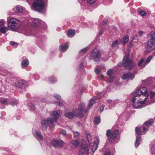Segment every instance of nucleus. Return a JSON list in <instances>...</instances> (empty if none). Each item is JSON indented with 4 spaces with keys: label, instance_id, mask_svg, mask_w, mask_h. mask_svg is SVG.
Returning a JSON list of instances; mask_svg holds the SVG:
<instances>
[{
    "label": "nucleus",
    "instance_id": "obj_1",
    "mask_svg": "<svg viewBox=\"0 0 155 155\" xmlns=\"http://www.w3.org/2000/svg\"><path fill=\"white\" fill-rule=\"evenodd\" d=\"M147 90L146 87L141 86L132 93V101L134 108H141L143 107L148 97Z\"/></svg>",
    "mask_w": 155,
    "mask_h": 155
},
{
    "label": "nucleus",
    "instance_id": "obj_2",
    "mask_svg": "<svg viewBox=\"0 0 155 155\" xmlns=\"http://www.w3.org/2000/svg\"><path fill=\"white\" fill-rule=\"evenodd\" d=\"M62 111L61 110L50 112V115L53 116L54 119H53L52 117H49L46 120H42L41 122L42 129L44 130H46L47 127H49L51 128L53 127L54 120L55 122H57V119L59 117Z\"/></svg>",
    "mask_w": 155,
    "mask_h": 155
},
{
    "label": "nucleus",
    "instance_id": "obj_3",
    "mask_svg": "<svg viewBox=\"0 0 155 155\" xmlns=\"http://www.w3.org/2000/svg\"><path fill=\"white\" fill-rule=\"evenodd\" d=\"M120 134L118 129H115L112 131L108 130L107 131L106 135L111 142L115 143L117 142L119 140Z\"/></svg>",
    "mask_w": 155,
    "mask_h": 155
},
{
    "label": "nucleus",
    "instance_id": "obj_4",
    "mask_svg": "<svg viewBox=\"0 0 155 155\" xmlns=\"http://www.w3.org/2000/svg\"><path fill=\"white\" fill-rule=\"evenodd\" d=\"M8 26L13 30L18 28L21 25V22L17 19L10 17L7 19Z\"/></svg>",
    "mask_w": 155,
    "mask_h": 155
},
{
    "label": "nucleus",
    "instance_id": "obj_5",
    "mask_svg": "<svg viewBox=\"0 0 155 155\" xmlns=\"http://www.w3.org/2000/svg\"><path fill=\"white\" fill-rule=\"evenodd\" d=\"M47 0H37L33 3L32 6L34 10L40 12L42 13L45 10L44 5L45 2Z\"/></svg>",
    "mask_w": 155,
    "mask_h": 155
},
{
    "label": "nucleus",
    "instance_id": "obj_6",
    "mask_svg": "<svg viewBox=\"0 0 155 155\" xmlns=\"http://www.w3.org/2000/svg\"><path fill=\"white\" fill-rule=\"evenodd\" d=\"M123 63V66L125 67L126 69L128 70L132 69L135 65L134 62L131 59L129 58L128 55H127L124 57Z\"/></svg>",
    "mask_w": 155,
    "mask_h": 155
},
{
    "label": "nucleus",
    "instance_id": "obj_7",
    "mask_svg": "<svg viewBox=\"0 0 155 155\" xmlns=\"http://www.w3.org/2000/svg\"><path fill=\"white\" fill-rule=\"evenodd\" d=\"M101 55V52L96 48H95L91 52L89 57L91 59H94L95 62H98Z\"/></svg>",
    "mask_w": 155,
    "mask_h": 155
},
{
    "label": "nucleus",
    "instance_id": "obj_8",
    "mask_svg": "<svg viewBox=\"0 0 155 155\" xmlns=\"http://www.w3.org/2000/svg\"><path fill=\"white\" fill-rule=\"evenodd\" d=\"M155 48V38H150L147 43L146 51L148 52H150L153 51Z\"/></svg>",
    "mask_w": 155,
    "mask_h": 155
},
{
    "label": "nucleus",
    "instance_id": "obj_9",
    "mask_svg": "<svg viewBox=\"0 0 155 155\" xmlns=\"http://www.w3.org/2000/svg\"><path fill=\"white\" fill-rule=\"evenodd\" d=\"M89 151V149L87 147V145L85 142L84 143L82 144L81 145L78 154L79 155H84L85 154L88 155Z\"/></svg>",
    "mask_w": 155,
    "mask_h": 155
},
{
    "label": "nucleus",
    "instance_id": "obj_10",
    "mask_svg": "<svg viewBox=\"0 0 155 155\" xmlns=\"http://www.w3.org/2000/svg\"><path fill=\"white\" fill-rule=\"evenodd\" d=\"M85 107L84 104V103H82L80 104L79 108H78V117L80 116L81 117L83 116V113H86L88 110L87 109H85Z\"/></svg>",
    "mask_w": 155,
    "mask_h": 155
},
{
    "label": "nucleus",
    "instance_id": "obj_11",
    "mask_svg": "<svg viewBox=\"0 0 155 155\" xmlns=\"http://www.w3.org/2000/svg\"><path fill=\"white\" fill-rule=\"evenodd\" d=\"M51 143L53 146L60 148L63 147L64 144V142L62 140H58L54 139L52 140Z\"/></svg>",
    "mask_w": 155,
    "mask_h": 155
},
{
    "label": "nucleus",
    "instance_id": "obj_12",
    "mask_svg": "<svg viewBox=\"0 0 155 155\" xmlns=\"http://www.w3.org/2000/svg\"><path fill=\"white\" fill-rule=\"evenodd\" d=\"M27 85V83L24 80L18 81L15 83V85L17 87L21 88H25Z\"/></svg>",
    "mask_w": 155,
    "mask_h": 155
},
{
    "label": "nucleus",
    "instance_id": "obj_13",
    "mask_svg": "<svg viewBox=\"0 0 155 155\" xmlns=\"http://www.w3.org/2000/svg\"><path fill=\"white\" fill-rule=\"evenodd\" d=\"M134 78V73L131 72H129L128 73H124L122 76V79L123 80H132Z\"/></svg>",
    "mask_w": 155,
    "mask_h": 155
},
{
    "label": "nucleus",
    "instance_id": "obj_14",
    "mask_svg": "<svg viewBox=\"0 0 155 155\" xmlns=\"http://www.w3.org/2000/svg\"><path fill=\"white\" fill-rule=\"evenodd\" d=\"M107 75L110 76L108 79V81L111 83L113 81L114 76L113 74V70L109 69L108 70L107 72Z\"/></svg>",
    "mask_w": 155,
    "mask_h": 155
},
{
    "label": "nucleus",
    "instance_id": "obj_15",
    "mask_svg": "<svg viewBox=\"0 0 155 155\" xmlns=\"http://www.w3.org/2000/svg\"><path fill=\"white\" fill-rule=\"evenodd\" d=\"M68 46L65 43L60 45L59 49L62 52H65L68 48Z\"/></svg>",
    "mask_w": 155,
    "mask_h": 155
},
{
    "label": "nucleus",
    "instance_id": "obj_16",
    "mask_svg": "<svg viewBox=\"0 0 155 155\" xmlns=\"http://www.w3.org/2000/svg\"><path fill=\"white\" fill-rule=\"evenodd\" d=\"M75 34V31L74 30L70 29L68 30L67 33L68 36L69 38H72L74 36Z\"/></svg>",
    "mask_w": 155,
    "mask_h": 155
},
{
    "label": "nucleus",
    "instance_id": "obj_17",
    "mask_svg": "<svg viewBox=\"0 0 155 155\" xmlns=\"http://www.w3.org/2000/svg\"><path fill=\"white\" fill-rule=\"evenodd\" d=\"M99 140H97L95 141V142L92 147V150L94 152L97 149L98 147V144L99 143Z\"/></svg>",
    "mask_w": 155,
    "mask_h": 155
},
{
    "label": "nucleus",
    "instance_id": "obj_18",
    "mask_svg": "<svg viewBox=\"0 0 155 155\" xmlns=\"http://www.w3.org/2000/svg\"><path fill=\"white\" fill-rule=\"evenodd\" d=\"M64 115L69 118H72L75 115V112L73 111V112H67Z\"/></svg>",
    "mask_w": 155,
    "mask_h": 155
},
{
    "label": "nucleus",
    "instance_id": "obj_19",
    "mask_svg": "<svg viewBox=\"0 0 155 155\" xmlns=\"http://www.w3.org/2000/svg\"><path fill=\"white\" fill-rule=\"evenodd\" d=\"M146 64V63L145 59L143 58L141 59L139 61L138 64V65L139 66H141L142 68H143L145 66Z\"/></svg>",
    "mask_w": 155,
    "mask_h": 155
},
{
    "label": "nucleus",
    "instance_id": "obj_20",
    "mask_svg": "<svg viewBox=\"0 0 155 155\" xmlns=\"http://www.w3.org/2000/svg\"><path fill=\"white\" fill-rule=\"evenodd\" d=\"M96 98L94 97L91 98L89 101V104H88V108L90 109L92 107L93 105L95 102Z\"/></svg>",
    "mask_w": 155,
    "mask_h": 155
},
{
    "label": "nucleus",
    "instance_id": "obj_21",
    "mask_svg": "<svg viewBox=\"0 0 155 155\" xmlns=\"http://www.w3.org/2000/svg\"><path fill=\"white\" fill-rule=\"evenodd\" d=\"M13 10L15 12H18L21 13L22 12L23 10L21 6H17L13 8Z\"/></svg>",
    "mask_w": 155,
    "mask_h": 155
},
{
    "label": "nucleus",
    "instance_id": "obj_22",
    "mask_svg": "<svg viewBox=\"0 0 155 155\" xmlns=\"http://www.w3.org/2000/svg\"><path fill=\"white\" fill-rule=\"evenodd\" d=\"M140 140L141 137L139 136H136V142L135 143V146L136 148L139 146Z\"/></svg>",
    "mask_w": 155,
    "mask_h": 155
},
{
    "label": "nucleus",
    "instance_id": "obj_23",
    "mask_svg": "<svg viewBox=\"0 0 155 155\" xmlns=\"http://www.w3.org/2000/svg\"><path fill=\"white\" fill-rule=\"evenodd\" d=\"M129 38L128 36H126L122 38L121 40V42L123 45L127 43L129 41Z\"/></svg>",
    "mask_w": 155,
    "mask_h": 155
},
{
    "label": "nucleus",
    "instance_id": "obj_24",
    "mask_svg": "<svg viewBox=\"0 0 155 155\" xmlns=\"http://www.w3.org/2000/svg\"><path fill=\"white\" fill-rule=\"evenodd\" d=\"M41 20L39 19H35L33 21L34 24L36 26H40L41 24Z\"/></svg>",
    "mask_w": 155,
    "mask_h": 155
},
{
    "label": "nucleus",
    "instance_id": "obj_25",
    "mask_svg": "<svg viewBox=\"0 0 155 155\" xmlns=\"http://www.w3.org/2000/svg\"><path fill=\"white\" fill-rule=\"evenodd\" d=\"M8 100L3 98H0V103L6 105L8 104Z\"/></svg>",
    "mask_w": 155,
    "mask_h": 155
},
{
    "label": "nucleus",
    "instance_id": "obj_26",
    "mask_svg": "<svg viewBox=\"0 0 155 155\" xmlns=\"http://www.w3.org/2000/svg\"><path fill=\"white\" fill-rule=\"evenodd\" d=\"M35 134L36 137V138L38 140H42L43 138V137L41 134V133L40 132L37 131H35Z\"/></svg>",
    "mask_w": 155,
    "mask_h": 155
},
{
    "label": "nucleus",
    "instance_id": "obj_27",
    "mask_svg": "<svg viewBox=\"0 0 155 155\" xmlns=\"http://www.w3.org/2000/svg\"><path fill=\"white\" fill-rule=\"evenodd\" d=\"M115 152L114 149H113L112 151H110L108 149H107L105 151L104 155H110L114 154Z\"/></svg>",
    "mask_w": 155,
    "mask_h": 155
},
{
    "label": "nucleus",
    "instance_id": "obj_28",
    "mask_svg": "<svg viewBox=\"0 0 155 155\" xmlns=\"http://www.w3.org/2000/svg\"><path fill=\"white\" fill-rule=\"evenodd\" d=\"M150 98L152 99L153 98V99H154V101L151 102V103H152L155 102V92L150 91Z\"/></svg>",
    "mask_w": 155,
    "mask_h": 155
},
{
    "label": "nucleus",
    "instance_id": "obj_29",
    "mask_svg": "<svg viewBox=\"0 0 155 155\" xmlns=\"http://www.w3.org/2000/svg\"><path fill=\"white\" fill-rule=\"evenodd\" d=\"M153 120L152 119H150L149 120L146 121L144 124L147 126H149L153 124Z\"/></svg>",
    "mask_w": 155,
    "mask_h": 155
},
{
    "label": "nucleus",
    "instance_id": "obj_30",
    "mask_svg": "<svg viewBox=\"0 0 155 155\" xmlns=\"http://www.w3.org/2000/svg\"><path fill=\"white\" fill-rule=\"evenodd\" d=\"M8 30V28L6 26L2 27L0 30V32L3 34H5Z\"/></svg>",
    "mask_w": 155,
    "mask_h": 155
},
{
    "label": "nucleus",
    "instance_id": "obj_31",
    "mask_svg": "<svg viewBox=\"0 0 155 155\" xmlns=\"http://www.w3.org/2000/svg\"><path fill=\"white\" fill-rule=\"evenodd\" d=\"M88 50V48L86 47L81 50L79 51V54H82V55L85 54Z\"/></svg>",
    "mask_w": 155,
    "mask_h": 155
},
{
    "label": "nucleus",
    "instance_id": "obj_32",
    "mask_svg": "<svg viewBox=\"0 0 155 155\" xmlns=\"http://www.w3.org/2000/svg\"><path fill=\"white\" fill-rule=\"evenodd\" d=\"M70 144L71 146H72L71 144L73 145V147H75L78 146V141L77 140H73L70 143Z\"/></svg>",
    "mask_w": 155,
    "mask_h": 155
},
{
    "label": "nucleus",
    "instance_id": "obj_33",
    "mask_svg": "<svg viewBox=\"0 0 155 155\" xmlns=\"http://www.w3.org/2000/svg\"><path fill=\"white\" fill-rule=\"evenodd\" d=\"M84 87L82 86L80 87L79 88V92L78 93V97L79 96V97H81L83 91H84Z\"/></svg>",
    "mask_w": 155,
    "mask_h": 155
},
{
    "label": "nucleus",
    "instance_id": "obj_34",
    "mask_svg": "<svg viewBox=\"0 0 155 155\" xmlns=\"http://www.w3.org/2000/svg\"><path fill=\"white\" fill-rule=\"evenodd\" d=\"M29 64V62L28 60H24L21 63V65L24 67H27Z\"/></svg>",
    "mask_w": 155,
    "mask_h": 155
},
{
    "label": "nucleus",
    "instance_id": "obj_35",
    "mask_svg": "<svg viewBox=\"0 0 155 155\" xmlns=\"http://www.w3.org/2000/svg\"><path fill=\"white\" fill-rule=\"evenodd\" d=\"M142 127H137L135 128V132L138 135H140L141 132L140 130L141 129Z\"/></svg>",
    "mask_w": 155,
    "mask_h": 155
},
{
    "label": "nucleus",
    "instance_id": "obj_36",
    "mask_svg": "<svg viewBox=\"0 0 155 155\" xmlns=\"http://www.w3.org/2000/svg\"><path fill=\"white\" fill-rule=\"evenodd\" d=\"M101 122V118L98 117H96L94 119V122L96 124H98Z\"/></svg>",
    "mask_w": 155,
    "mask_h": 155
},
{
    "label": "nucleus",
    "instance_id": "obj_37",
    "mask_svg": "<svg viewBox=\"0 0 155 155\" xmlns=\"http://www.w3.org/2000/svg\"><path fill=\"white\" fill-rule=\"evenodd\" d=\"M148 37L150 38H155V32L153 31H152L149 35Z\"/></svg>",
    "mask_w": 155,
    "mask_h": 155
},
{
    "label": "nucleus",
    "instance_id": "obj_38",
    "mask_svg": "<svg viewBox=\"0 0 155 155\" xmlns=\"http://www.w3.org/2000/svg\"><path fill=\"white\" fill-rule=\"evenodd\" d=\"M29 106L31 110L34 111L35 110V107L33 104L31 103L29 104Z\"/></svg>",
    "mask_w": 155,
    "mask_h": 155
},
{
    "label": "nucleus",
    "instance_id": "obj_39",
    "mask_svg": "<svg viewBox=\"0 0 155 155\" xmlns=\"http://www.w3.org/2000/svg\"><path fill=\"white\" fill-rule=\"evenodd\" d=\"M151 153L153 155H155V145L151 148Z\"/></svg>",
    "mask_w": 155,
    "mask_h": 155
},
{
    "label": "nucleus",
    "instance_id": "obj_40",
    "mask_svg": "<svg viewBox=\"0 0 155 155\" xmlns=\"http://www.w3.org/2000/svg\"><path fill=\"white\" fill-rule=\"evenodd\" d=\"M18 103V101L15 100L14 101H11L10 102V104L12 106H15Z\"/></svg>",
    "mask_w": 155,
    "mask_h": 155
},
{
    "label": "nucleus",
    "instance_id": "obj_41",
    "mask_svg": "<svg viewBox=\"0 0 155 155\" xmlns=\"http://www.w3.org/2000/svg\"><path fill=\"white\" fill-rule=\"evenodd\" d=\"M139 13L142 16H144L146 15V13L145 12L141 10H140L139 11Z\"/></svg>",
    "mask_w": 155,
    "mask_h": 155
},
{
    "label": "nucleus",
    "instance_id": "obj_42",
    "mask_svg": "<svg viewBox=\"0 0 155 155\" xmlns=\"http://www.w3.org/2000/svg\"><path fill=\"white\" fill-rule=\"evenodd\" d=\"M49 80L50 81V82L54 84L56 82L55 78H49Z\"/></svg>",
    "mask_w": 155,
    "mask_h": 155
},
{
    "label": "nucleus",
    "instance_id": "obj_43",
    "mask_svg": "<svg viewBox=\"0 0 155 155\" xmlns=\"http://www.w3.org/2000/svg\"><path fill=\"white\" fill-rule=\"evenodd\" d=\"M118 42V41L117 40H116L114 41L112 44V47H116V45H117Z\"/></svg>",
    "mask_w": 155,
    "mask_h": 155
},
{
    "label": "nucleus",
    "instance_id": "obj_44",
    "mask_svg": "<svg viewBox=\"0 0 155 155\" xmlns=\"http://www.w3.org/2000/svg\"><path fill=\"white\" fill-rule=\"evenodd\" d=\"M11 45L14 47L15 48H16L18 45V43L14 41H11Z\"/></svg>",
    "mask_w": 155,
    "mask_h": 155
},
{
    "label": "nucleus",
    "instance_id": "obj_45",
    "mask_svg": "<svg viewBox=\"0 0 155 155\" xmlns=\"http://www.w3.org/2000/svg\"><path fill=\"white\" fill-rule=\"evenodd\" d=\"M54 97L56 99L58 100H60L61 99V96L57 94H55L54 95Z\"/></svg>",
    "mask_w": 155,
    "mask_h": 155
},
{
    "label": "nucleus",
    "instance_id": "obj_46",
    "mask_svg": "<svg viewBox=\"0 0 155 155\" xmlns=\"http://www.w3.org/2000/svg\"><path fill=\"white\" fill-rule=\"evenodd\" d=\"M86 64V61H85L84 60L82 62H81V64L80 65V67L81 68H83L84 67V65H85Z\"/></svg>",
    "mask_w": 155,
    "mask_h": 155
},
{
    "label": "nucleus",
    "instance_id": "obj_47",
    "mask_svg": "<svg viewBox=\"0 0 155 155\" xmlns=\"http://www.w3.org/2000/svg\"><path fill=\"white\" fill-rule=\"evenodd\" d=\"M152 58H153V57L152 56H150L149 57H148L147 58L146 61H145L146 63L147 64V63H149L150 61L151 60V59H152Z\"/></svg>",
    "mask_w": 155,
    "mask_h": 155
},
{
    "label": "nucleus",
    "instance_id": "obj_48",
    "mask_svg": "<svg viewBox=\"0 0 155 155\" xmlns=\"http://www.w3.org/2000/svg\"><path fill=\"white\" fill-rule=\"evenodd\" d=\"M87 1L88 3L90 4H93L96 2V0H87Z\"/></svg>",
    "mask_w": 155,
    "mask_h": 155
},
{
    "label": "nucleus",
    "instance_id": "obj_49",
    "mask_svg": "<svg viewBox=\"0 0 155 155\" xmlns=\"http://www.w3.org/2000/svg\"><path fill=\"white\" fill-rule=\"evenodd\" d=\"M95 73H96V74H99L100 72V71L98 69L96 68L95 69Z\"/></svg>",
    "mask_w": 155,
    "mask_h": 155
},
{
    "label": "nucleus",
    "instance_id": "obj_50",
    "mask_svg": "<svg viewBox=\"0 0 155 155\" xmlns=\"http://www.w3.org/2000/svg\"><path fill=\"white\" fill-rule=\"evenodd\" d=\"M87 138L88 139V141L90 142L91 141V136L90 134H87Z\"/></svg>",
    "mask_w": 155,
    "mask_h": 155
},
{
    "label": "nucleus",
    "instance_id": "obj_51",
    "mask_svg": "<svg viewBox=\"0 0 155 155\" xmlns=\"http://www.w3.org/2000/svg\"><path fill=\"white\" fill-rule=\"evenodd\" d=\"M4 21L3 20L0 21V27L4 24Z\"/></svg>",
    "mask_w": 155,
    "mask_h": 155
},
{
    "label": "nucleus",
    "instance_id": "obj_52",
    "mask_svg": "<svg viewBox=\"0 0 155 155\" xmlns=\"http://www.w3.org/2000/svg\"><path fill=\"white\" fill-rule=\"evenodd\" d=\"M149 81V79L147 78L146 79L143 81V83H146L147 82Z\"/></svg>",
    "mask_w": 155,
    "mask_h": 155
},
{
    "label": "nucleus",
    "instance_id": "obj_53",
    "mask_svg": "<svg viewBox=\"0 0 155 155\" xmlns=\"http://www.w3.org/2000/svg\"><path fill=\"white\" fill-rule=\"evenodd\" d=\"M100 68L101 69H103L104 68V66L103 64H101L100 66Z\"/></svg>",
    "mask_w": 155,
    "mask_h": 155
},
{
    "label": "nucleus",
    "instance_id": "obj_54",
    "mask_svg": "<svg viewBox=\"0 0 155 155\" xmlns=\"http://www.w3.org/2000/svg\"><path fill=\"white\" fill-rule=\"evenodd\" d=\"M107 102L109 104H110L112 102V100L111 99H109L107 100Z\"/></svg>",
    "mask_w": 155,
    "mask_h": 155
},
{
    "label": "nucleus",
    "instance_id": "obj_55",
    "mask_svg": "<svg viewBox=\"0 0 155 155\" xmlns=\"http://www.w3.org/2000/svg\"><path fill=\"white\" fill-rule=\"evenodd\" d=\"M107 22V21L106 20H104L103 21V23L104 24H106Z\"/></svg>",
    "mask_w": 155,
    "mask_h": 155
},
{
    "label": "nucleus",
    "instance_id": "obj_56",
    "mask_svg": "<svg viewBox=\"0 0 155 155\" xmlns=\"http://www.w3.org/2000/svg\"><path fill=\"white\" fill-rule=\"evenodd\" d=\"M119 100H116L115 101H114L113 102V103L114 104H114L115 103H119Z\"/></svg>",
    "mask_w": 155,
    "mask_h": 155
},
{
    "label": "nucleus",
    "instance_id": "obj_57",
    "mask_svg": "<svg viewBox=\"0 0 155 155\" xmlns=\"http://www.w3.org/2000/svg\"><path fill=\"white\" fill-rule=\"evenodd\" d=\"M61 134H63V135H64L66 134V132L65 131L63 130L61 132Z\"/></svg>",
    "mask_w": 155,
    "mask_h": 155
},
{
    "label": "nucleus",
    "instance_id": "obj_58",
    "mask_svg": "<svg viewBox=\"0 0 155 155\" xmlns=\"http://www.w3.org/2000/svg\"><path fill=\"white\" fill-rule=\"evenodd\" d=\"M104 107V106H102L101 107V110H100V111H101V112L103 111V109Z\"/></svg>",
    "mask_w": 155,
    "mask_h": 155
},
{
    "label": "nucleus",
    "instance_id": "obj_59",
    "mask_svg": "<svg viewBox=\"0 0 155 155\" xmlns=\"http://www.w3.org/2000/svg\"><path fill=\"white\" fill-rule=\"evenodd\" d=\"M74 136L75 137H77L78 136V133L77 132L74 133Z\"/></svg>",
    "mask_w": 155,
    "mask_h": 155
},
{
    "label": "nucleus",
    "instance_id": "obj_60",
    "mask_svg": "<svg viewBox=\"0 0 155 155\" xmlns=\"http://www.w3.org/2000/svg\"><path fill=\"white\" fill-rule=\"evenodd\" d=\"M58 105L59 106H62L63 104L62 103L58 102Z\"/></svg>",
    "mask_w": 155,
    "mask_h": 155
},
{
    "label": "nucleus",
    "instance_id": "obj_61",
    "mask_svg": "<svg viewBox=\"0 0 155 155\" xmlns=\"http://www.w3.org/2000/svg\"><path fill=\"white\" fill-rule=\"evenodd\" d=\"M102 33V30H101L99 32L98 34L99 35H101Z\"/></svg>",
    "mask_w": 155,
    "mask_h": 155
},
{
    "label": "nucleus",
    "instance_id": "obj_62",
    "mask_svg": "<svg viewBox=\"0 0 155 155\" xmlns=\"http://www.w3.org/2000/svg\"><path fill=\"white\" fill-rule=\"evenodd\" d=\"M41 101L42 102H45L46 101V100L45 99V98H42L41 100Z\"/></svg>",
    "mask_w": 155,
    "mask_h": 155
},
{
    "label": "nucleus",
    "instance_id": "obj_63",
    "mask_svg": "<svg viewBox=\"0 0 155 155\" xmlns=\"http://www.w3.org/2000/svg\"><path fill=\"white\" fill-rule=\"evenodd\" d=\"M146 130V128L145 127H143V132H144Z\"/></svg>",
    "mask_w": 155,
    "mask_h": 155
},
{
    "label": "nucleus",
    "instance_id": "obj_64",
    "mask_svg": "<svg viewBox=\"0 0 155 155\" xmlns=\"http://www.w3.org/2000/svg\"><path fill=\"white\" fill-rule=\"evenodd\" d=\"M143 32L142 31H140V32H139V35L140 36L141 35H142V34H143Z\"/></svg>",
    "mask_w": 155,
    "mask_h": 155
}]
</instances>
